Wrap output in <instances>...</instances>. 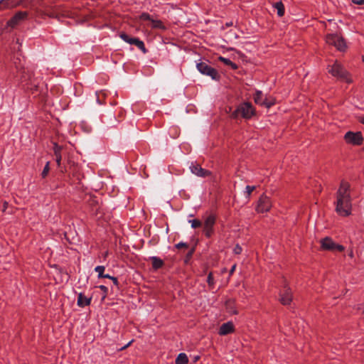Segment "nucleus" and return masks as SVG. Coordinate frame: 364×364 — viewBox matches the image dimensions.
Here are the masks:
<instances>
[{
  "label": "nucleus",
  "instance_id": "obj_22",
  "mask_svg": "<svg viewBox=\"0 0 364 364\" xmlns=\"http://www.w3.org/2000/svg\"><path fill=\"white\" fill-rule=\"evenodd\" d=\"M225 306H226L227 310L230 313H232V314L237 313L236 310L235 309V301L233 300L229 299V300L226 301Z\"/></svg>",
  "mask_w": 364,
  "mask_h": 364
},
{
  "label": "nucleus",
  "instance_id": "obj_42",
  "mask_svg": "<svg viewBox=\"0 0 364 364\" xmlns=\"http://www.w3.org/2000/svg\"><path fill=\"white\" fill-rule=\"evenodd\" d=\"M50 17L51 18H57L58 16L57 14L55 13V12H50V14H48Z\"/></svg>",
  "mask_w": 364,
  "mask_h": 364
},
{
  "label": "nucleus",
  "instance_id": "obj_26",
  "mask_svg": "<svg viewBox=\"0 0 364 364\" xmlns=\"http://www.w3.org/2000/svg\"><path fill=\"white\" fill-rule=\"evenodd\" d=\"M97 102L98 104H103V100L106 97V93L104 91L96 92Z\"/></svg>",
  "mask_w": 364,
  "mask_h": 364
},
{
  "label": "nucleus",
  "instance_id": "obj_3",
  "mask_svg": "<svg viewBox=\"0 0 364 364\" xmlns=\"http://www.w3.org/2000/svg\"><path fill=\"white\" fill-rule=\"evenodd\" d=\"M328 72L333 76L337 77L338 78L344 80L348 83L351 82V80L348 77V73L343 68V67L338 63H334Z\"/></svg>",
  "mask_w": 364,
  "mask_h": 364
},
{
  "label": "nucleus",
  "instance_id": "obj_23",
  "mask_svg": "<svg viewBox=\"0 0 364 364\" xmlns=\"http://www.w3.org/2000/svg\"><path fill=\"white\" fill-rule=\"evenodd\" d=\"M219 60L223 62L224 64L227 65H230L232 69L236 70L237 68V65L232 63L230 59L225 58L223 57H219Z\"/></svg>",
  "mask_w": 364,
  "mask_h": 364
},
{
  "label": "nucleus",
  "instance_id": "obj_7",
  "mask_svg": "<svg viewBox=\"0 0 364 364\" xmlns=\"http://www.w3.org/2000/svg\"><path fill=\"white\" fill-rule=\"evenodd\" d=\"M215 223V218L213 215H209L205 218L203 225V232L207 237H211Z\"/></svg>",
  "mask_w": 364,
  "mask_h": 364
},
{
  "label": "nucleus",
  "instance_id": "obj_41",
  "mask_svg": "<svg viewBox=\"0 0 364 364\" xmlns=\"http://www.w3.org/2000/svg\"><path fill=\"white\" fill-rule=\"evenodd\" d=\"M99 288L105 294H107L108 291V288L104 285H100Z\"/></svg>",
  "mask_w": 364,
  "mask_h": 364
},
{
  "label": "nucleus",
  "instance_id": "obj_9",
  "mask_svg": "<svg viewBox=\"0 0 364 364\" xmlns=\"http://www.w3.org/2000/svg\"><path fill=\"white\" fill-rule=\"evenodd\" d=\"M271 201L266 196H262L258 201L257 210L259 213L267 212L271 208Z\"/></svg>",
  "mask_w": 364,
  "mask_h": 364
},
{
  "label": "nucleus",
  "instance_id": "obj_32",
  "mask_svg": "<svg viewBox=\"0 0 364 364\" xmlns=\"http://www.w3.org/2000/svg\"><path fill=\"white\" fill-rule=\"evenodd\" d=\"M140 19L142 20V21H152V18L151 17V16L147 14V13H142L141 15H140Z\"/></svg>",
  "mask_w": 364,
  "mask_h": 364
},
{
  "label": "nucleus",
  "instance_id": "obj_50",
  "mask_svg": "<svg viewBox=\"0 0 364 364\" xmlns=\"http://www.w3.org/2000/svg\"><path fill=\"white\" fill-rule=\"evenodd\" d=\"M363 61H364V56H363Z\"/></svg>",
  "mask_w": 364,
  "mask_h": 364
},
{
  "label": "nucleus",
  "instance_id": "obj_45",
  "mask_svg": "<svg viewBox=\"0 0 364 364\" xmlns=\"http://www.w3.org/2000/svg\"><path fill=\"white\" fill-rule=\"evenodd\" d=\"M235 267H236V265H233L230 271V274H232L234 272V271L235 270Z\"/></svg>",
  "mask_w": 364,
  "mask_h": 364
},
{
  "label": "nucleus",
  "instance_id": "obj_15",
  "mask_svg": "<svg viewBox=\"0 0 364 364\" xmlns=\"http://www.w3.org/2000/svg\"><path fill=\"white\" fill-rule=\"evenodd\" d=\"M21 79L22 82L31 81L32 83V74L28 70H23L21 73Z\"/></svg>",
  "mask_w": 364,
  "mask_h": 364
},
{
  "label": "nucleus",
  "instance_id": "obj_39",
  "mask_svg": "<svg viewBox=\"0 0 364 364\" xmlns=\"http://www.w3.org/2000/svg\"><path fill=\"white\" fill-rule=\"evenodd\" d=\"M6 6V1H5V0H1L0 1V10L7 9L6 6Z\"/></svg>",
  "mask_w": 364,
  "mask_h": 364
},
{
  "label": "nucleus",
  "instance_id": "obj_20",
  "mask_svg": "<svg viewBox=\"0 0 364 364\" xmlns=\"http://www.w3.org/2000/svg\"><path fill=\"white\" fill-rule=\"evenodd\" d=\"M23 0H5L6 1V7L7 9L14 8L18 6L22 3Z\"/></svg>",
  "mask_w": 364,
  "mask_h": 364
},
{
  "label": "nucleus",
  "instance_id": "obj_25",
  "mask_svg": "<svg viewBox=\"0 0 364 364\" xmlns=\"http://www.w3.org/2000/svg\"><path fill=\"white\" fill-rule=\"evenodd\" d=\"M120 38L125 42L132 45L134 43L136 38H132L129 36L127 34L122 33L120 34Z\"/></svg>",
  "mask_w": 364,
  "mask_h": 364
},
{
  "label": "nucleus",
  "instance_id": "obj_8",
  "mask_svg": "<svg viewBox=\"0 0 364 364\" xmlns=\"http://www.w3.org/2000/svg\"><path fill=\"white\" fill-rule=\"evenodd\" d=\"M345 139L348 143L359 145L363 142V138L360 132H348L345 135Z\"/></svg>",
  "mask_w": 364,
  "mask_h": 364
},
{
  "label": "nucleus",
  "instance_id": "obj_24",
  "mask_svg": "<svg viewBox=\"0 0 364 364\" xmlns=\"http://www.w3.org/2000/svg\"><path fill=\"white\" fill-rule=\"evenodd\" d=\"M264 99L265 98L263 97V94L261 91L256 92L254 96V100L255 103L262 105V100H264Z\"/></svg>",
  "mask_w": 364,
  "mask_h": 364
},
{
  "label": "nucleus",
  "instance_id": "obj_43",
  "mask_svg": "<svg viewBox=\"0 0 364 364\" xmlns=\"http://www.w3.org/2000/svg\"><path fill=\"white\" fill-rule=\"evenodd\" d=\"M111 279L113 281V282H114V284L115 285L118 284V281H117V279L116 277H112Z\"/></svg>",
  "mask_w": 364,
  "mask_h": 364
},
{
  "label": "nucleus",
  "instance_id": "obj_49",
  "mask_svg": "<svg viewBox=\"0 0 364 364\" xmlns=\"http://www.w3.org/2000/svg\"><path fill=\"white\" fill-rule=\"evenodd\" d=\"M362 122H363V124H364V119H363Z\"/></svg>",
  "mask_w": 364,
  "mask_h": 364
},
{
  "label": "nucleus",
  "instance_id": "obj_31",
  "mask_svg": "<svg viewBox=\"0 0 364 364\" xmlns=\"http://www.w3.org/2000/svg\"><path fill=\"white\" fill-rule=\"evenodd\" d=\"M50 170V162L48 161L42 171L41 176L43 178L46 177Z\"/></svg>",
  "mask_w": 364,
  "mask_h": 364
},
{
  "label": "nucleus",
  "instance_id": "obj_27",
  "mask_svg": "<svg viewBox=\"0 0 364 364\" xmlns=\"http://www.w3.org/2000/svg\"><path fill=\"white\" fill-rule=\"evenodd\" d=\"M339 50H343L346 48V44L342 38L338 37V41H336L335 46Z\"/></svg>",
  "mask_w": 364,
  "mask_h": 364
},
{
  "label": "nucleus",
  "instance_id": "obj_18",
  "mask_svg": "<svg viewBox=\"0 0 364 364\" xmlns=\"http://www.w3.org/2000/svg\"><path fill=\"white\" fill-rule=\"evenodd\" d=\"M151 26L153 28H157L161 30H165L166 28L160 20L152 19L151 21Z\"/></svg>",
  "mask_w": 364,
  "mask_h": 364
},
{
  "label": "nucleus",
  "instance_id": "obj_10",
  "mask_svg": "<svg viewBox=\"0 0 364 364\" xmlns=\"http://www.w3.org/2000/svg\"><path fill=\"white\" fill-rule=\"evenodd\" d=\"M292 300L291 292L289 288L286 286L280 293V301L284 305H288Z\"/></svg>",
  "mask_w": 364,
  "mask_h": 364
},
{
  "label": "nucleus",
  "instance_id": "obj_2",
  "mask_svg": "<svg viewBox=\"0 0 364 364\" xmlns=\"http://www.w3.org/2000/svg\"><path fill=\"white\" fill-rule=\"evenodd\" d=\"M255 113L252 105L249 102H245L238 106V107L231 114V117L237 118L240 115L244 118H250Z\"/></svg>",
  "mask_w": 364,
  "mask_h": 364
},
{
  "label": "nucleus",
  "instance_id": "obj_16",
  "mask_svg": "<svg viewBox=\"0 0 364 364\" xmlns=\"http://www.w3.org/2000/svg\"><path fill=\"white\" fill-rule=\"evenodd\" d=\"M150 259L152 262V267L155 269L161 268L164 264L163 260L157 257H151Z\"/></svg>",
  "mask_w": 364,
  "mask_h": 364
},
{
  "label": "nucleus",
  "instance_id": "obj_36",
  "mask_svg": "<svg viewBox=\"0 0 364 364\" xmlns=\"http://www.w3.org/2000/svg\"><path fill=\"white\" fill-rule=\"evenodd\" d=\"M242 247L237 244L235 245V247L233 250V252L235 254L239 255L242 252Z\"/></svg>",
  "mask_w": 364,
  "mask_h": 364
},
{
  "label": "nucleus",
  "instance_id": "obj_48",
  "mask_svg": "<svg viewBox=\"0 0 364 364\" xmlns=\"http://www.w3.org/2000/svg\"><path fill=\"white\" fill-rule=\"evenodd\" d=\"M349 256L353 257V252L351 251L350 253H349Z\"/></svg>",
  "mask_w": 364,
  "mask_h": 364
},
{
  "label": "nucleus",
  "instance_id": "obj_6",
  "mask_svg": "<svg viewBox=\"0 0 364 364\" xmlns=\"http://www.w3.org/2000/svg\"><path fill=\"white\" fill-rule=\"evenodd\" d=\"M28 17V12L18 11L17 12L8 22L7 26L15 28L16 26L21 24Z\"/></svg>",
  "mask_w": 364,
  "mask_h": 364
},
{
  "label": "nucleus",
  "instance_id": "obj_28",
  "mask_svg": "<svg viewBox=\"0 0 364 364\" xmlns=\"http://www.w3.org/2000/svg\"><path fill=\"white\" fill-rule=\"evenodd\" d=\"M132 45H135L137 46L139 49H141L144 53H146V48L144 46V43L143 41L139 40V38H136L134 43H133Z\"/></svg>",
  "mask_w": 364,
  "mask_h": 364
},
{
  "label": "nucleus",
  "instance_id": "obj_37",
  "mask_svg": "<svg viewBox=\"0 0 364 364\" xmlns=\"http://www.w3.org/2000/svg\"><path fill=\"white\" fill-rule=\"evenodd\" d=\"M176 247L178 248V249H180V248H182V247L188 248V245L187 243H185V242H179V243L176 245Z\"/></svg>",
  "mask_w": 364,
  "mask_h": 364
},
{
  "label": "nucleus",
  "instance_id": "obj_19",
  "mask_svg": "<svg viewBox=\"0 0 364 364\" xmlns=\"http://www.w3.org/2000/svg\"><path fill=\"white\" fill-rule=\"evenodd\" d=\"M274 8L279 16H282L284 14V6L282 1H277L274 4Z\"/></svg>",
  "mask_w": 364,
  "mask_h": 364
},
{
  "label": "nucleus",
  "instance_id": "obj_44",
  "mask_svg": "<svg viewBox=\"0 0 364 364\" xmlns=\"http://www.w3.org/2000/svg\"><path fill=\"white\" fill-rule=\"evenodd\" d=\"M111 279L113 281V282H114V284L115 285L118 284V281H117V279L116 277H112Z\"/></svg>",
  "mask_w": 364,
  "mask_h": 364
},
{
  "label": "nucleus",
  "instance_id": "obj_29",
  "mask_svg": "<svg viewBox=\"0 0 364 364\" xmlns=\"http://www.w3.org/2000/svg\"><path fill=\"white\" fill-rule=\"evenodd\" d=\"M105 269V268L104 266H97L95 268V271L98 273V277L99 278H102V276L104 274Z\"/></svg>",
  "mask_w": 364,
  "mask_h": 364
},
{
  "label": "nucleus",
  "instance_id": "obj_21",
  "mask_svg": "<svg viewBox=\"0 0 364 364\" xmlns=\"http://www.w3.org/2000/svg\"><path fill=\"white\" fill-rule=\"evenodd\" d=\"M338 37L336 34H328L326 40L328 44L335 46L336 41H338Z\"/></svg>",
  "mask_w": 364,
  "mask_h": 364
},
{
  "label": "nucleus",
  "instance_id": "obj_34",
  "mask_svg": "<svg viewBox=\"0 0 364 364\" xmlns=\"http://www.w3.org/2000/svg\"><path fill=\"white\" fill-rule=\"evenodd\" d=\"M255 186H246V193H247V197H249L250 195L252 193V192L255 189Z\"/></svg>",
  "mask_w": 364,
  "mask_h": 364
},
{
  "label": "nucleus",
  "instance_id": "obj_1",
  "mask_svg": "<svg viewBox=\"0 0 364 364\" xmlns=\"http://www.w3.org/2000/svg\"><path fill=\"white\" fill-rule=\"evenodd\" d=\"M350 187L348 182L342 181L336 193V211L342 216H348L350 214Z\"/></svg>",
  "mask_w": 364,
  "mask_h": 364
},
{
  "label": "nucleus",
  "instance_id": "obj_35",
  "mask_svg": "<svg viewBox=\"0 0 364 364\" xmlns=\"http://www.w3.org/2000/svg\"><path fill=\"white\" fill-rule=\"evenodd\" d=\"M207 282L208 283V284L210 286L213 285V284H214V279H213L212 273H210L208 274V278H207Z\"/></svg>",
  "mask_w": 364,
  "mask_h": 364
},
{
  "label": "nucleus",
  "instance_id": "obj_33",
  "mask_svg": "<svg viewBox=\"0 0 364 364\" xmlns=\"http://www.w3.org/2000/svg\"><path fill=\"white\" fill-rule=\"evenodd\" d=\"M274 102L269 101L267 98L262 100V106H264L267 108L270 107L272 105H274Z\"/></svg>",
  "mask_w": 364,
  "mask_h": 364
},
{
  "label": "nucleus",
  "instance_id": "obj_4",
  "mask_svg": "<svg viewBox=\"0 0 364 364\" xmlns=\"http://www.w3.org/2000/svg\"><path fill=\"white\" fill-rule=\"evenodd\" d=\"M196 68L201 74L210 76L213 80H218L220 78L218 71L206 63H198L196 65Z\"/></svg>",
  "mask_w": 364,
  "mask_h": 364
},
{
  "label": "nucleus",
  "instance_id": "obj_13",
  "mask_svg": "<svg viewBox=\"0 0 364 364\" xmlns=\"http://www.w3.org/2000/svg\"><path fill=\"white\" fill-rule=\"evenodd\" d=\"M91 298H87L83 294L80 293L77 296V304L80 307H84L90 304Z\"/></svg>",
  "mask_w": 364,
  "mask_h": 364
},
{
  "label": "nucleus",
  "instance_id": "obj_30",
  "mask_svg": "<svg viewBox=\"0 0 364 364\" xmlns=\"http://www.w3.org/2000/svg\"><path fill=\"white\" fill-rule=\"evenodd\" d=\"M189 223H191V227L193 228H197L201 226L202 223L199 220H190Z\"/></svg>",
  "mask_w": 364,
  "mask_h": 364
},
{
  "label": "nucleus",
  "instance_id": "obj_11",
  "mask_svg": "<svg viewBox=\"0 0 364 364\" xmlns=\"http://www.w3.org/2000/svg\"><path fill=\"white\" fill-rule=\"evenodd\" d=\"M191 171L200 177H206L210 175V172L201 168L198 164H192L190 166Z\"/></svg>",
  "mask_w": 364,
  "mask_h": 364
},
{
  "label": "nucleus",
  "instance_id": "obj_40",
  "mask_svg": "<svg viewBox=\"0 0 364 364\" xmlns=\"http://www.w3.org/2000/svg\"><path fill=\"white\" fill-rule=\"evenodd\" d=\"M353 3L358 4V5H362L364 4V0H351Z\"/></svg>",
  "mask_w": 364,
  "mask_h": 364
},
{
  "label": "nucleus",
  "instance_id": "obj_12",
  "mask_svg": "<svg viewBox=\"0 0 364 364\" xmlns=\"http://www.w3.org/2000/svg\"><path fill=\"white\" fill-rule=\"evenodd\" d=\"M234 330L233 325L231 322H227L223 324L220 328L219 333L222 336L227 335Z\"/></svg>",
  "mask_w": 364,
  "mask_h": 364
},
{
  "label": "nucleus",
  "instance_id": "obj_47",
  "mask_svg": "<svg viewBox=\"0 0 364 364\" xmlns=\"http://www.w3.org/2000/svg\"><path fill=\"white\" fill-rule=\"evenodd\" d=\"M132 341H130L129 343H128L125 346H124L122 349H125L127 348L130 344H131Z\"/></svg>",
  "mask_w": 364,
  "mask_h": 364
},
{
  "label": "nucleus",
  "instance_id": "obj_38",
  "mask_svg": "<svg viewBox=\"0 0 364 364\" xmlns=\"http://www.w3.org/2000/svg\"><path fill=\"white\" fill-rule=\"evenodd\" d=\"M194 251H195V249H194L193 247V248H191V249L188 251V252L187 253V255H186V257H187V258H188V259H189V258H191V257H192V255H193V254Z\"/></svg>",
  "mask_w": 364,
  "mask_h": 364
},
{
  "label": "nucleus",
  "instance_id": "obj_46",
  "mask_svg": "<svg viewBox=\"0 0 364 364\" xmlns=\"http://www.w3.org/2000/svg\"><path fill=\"white\" fill-rule=\"evenodd\" d=\"M112 277L109 276V274H103L102 276V278H108V279H112Z\"/></svg>",
  "mask_w": 364,
  "mask_h": 364
},
{
  "label": "nucleus",
  "instance_id": "obj_5",
  "mask_svg": "<svg viewBox=\"0 0 364 364\" xmlns=\"http://www.w3.org/2000/svg\"><path fill=\"white\" fill-rule=\"evenodd\" d=\"M321 245L322 249L325 250L342 252L345 250L343 245L336 244L332 239L328 237L321 240Z\"/></svg>",
  "mask_w": 364,
  "mask_h": 364
},
{
  "label": "nucleus",
  "instance_id": "obj_14",
  "mask_svg": "<svg viewBox=\"0 0 364 364\" xmlns=\"http://www.w3.org/2000/svg\"><path fill=\"white\" fill-rule=\"evenodd\" d=\"M62 149H63L62 146L58 145L56 143H54V146H53L54 155L55 156V161H56V163H57L58 166H60V164H61V159H62L61 151H62Z\"/></svg>",
  "mask_w": 364,
  "mask_h": 364
},
{
  "label": "nucleus",
  "instance_id": "obj_17",
  "mask_svg": "<svg viewBox=\"0 0 364 364\" xmlns=\"http://www.w3.org/2000/svg\"><path fill=\"white\" fill-rule=\"evenodd\" d=\"M188 358L186 353H181L176 359V364H187Z\"/></svg>",
  "mask_w": 364,
  "mask_h": 364
}]
</instances>
